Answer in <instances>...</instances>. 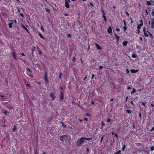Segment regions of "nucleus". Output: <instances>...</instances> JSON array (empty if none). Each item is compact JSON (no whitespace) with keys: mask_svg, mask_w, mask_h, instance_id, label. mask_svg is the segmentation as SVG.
I'll return each mask as SVG.
<instances>
[{"mask_svg":"<svg viewBox=\"0 0 154 154\" xmlns=\"http://www.w3.org/2000/svg\"><path fill=\"white\" fill-rule=\"evenodd\" d=\"M91 140V138H88L86 137H81L77 140L76 142V145L78 146H82L84 143V142L86 141V140L89 141Z\"/></svg>","mask_w":154,"mask_h":154,"instance_id":"obj_1","label":"nucleus"},{"mask_svg":"<svg viewBox=\"0 0 154 154\" xmlns=\"http://www.w3.org/2000/svg\"><path fill=\"white\" fill-rule=\"evenodd\" d=\"M44 78L45 84H47L49 82L48 79V72H45V75L44 76Z\"/></svg>","mask_w":154,"mask_h":154,"instance_id":"obj_2","label":"nucleus"},{"mask_svg":"<svg viewBox=\"0 0 154 154\" xmlns=\"http://www.w3.org/2000/svg\"><path fill=\"white\" fill-rule=\"evenodd\" d=\"M60 100L61 102L63 101L64 100V93L63 91H61L60 95Z\"/></svg>","mask_w":154,"mask_h":154,"instance_id":"obj_3","label":"nucleus"},{"mask_svg":"<svg viewBox=\"0 0 154 154\" xmlns=\"http://www.w3.org/2000/svg\"><path fill=\"white\" fill-rule=\"evenodd\" d=\"M70 2V0H65V6L66 8H69V3Z\"/></svg>","mask_w":154,"mask_h":154,"instance_id":"obj_4","label":"nucleus"},{"mask_svg":"<svg viewBox=\"0 0 154 154\" xmlns=\"http://www.w3.org/2000/svg\"><path fill=\"white\" fill-rule=\"evenodd\" d=\"M101 11L102 13V16L104 19H105L106 18V14L105 13V11H104L103 9V8H101Z\"/></svg>","mask_w":154,"mask_h":154,"instance_id":"obj_5","label":"nucleus"},{"mask_svg":"<svg viewBox=\"0 0 154 154\" xmlns=\"http://www.w3.org/2000/svg\"><path fill=\"white\" fill-rule=\"evenodd\" d=\"M50 96L51 97L52 100H54L55 98L54 93L53 92H51V93Z\"/></svg>","mask_w":154,"mask_h":154,"instance_id":"obj_6","label":"nucleus"},{"mask_svg":"<svg viewBox=\"0 0 154 154\" xmlns=\"http://www.w3.org/2000/svg\"><path fill=\"white\" fill-rule=\"evenodd\" d=\"M22 27L25 29L27 32L29 34H30V33L29 31L27 29L26 27L23 24L22 25Z\"/></svg>","mask_w":154,"mask_h":154,"instance_id":"obj_7","label":"nucleus"},{"mask_svg":"<svg viewBox=\"0 0 154 154\" xmlns=\"http://www.w3.org/2000/svg\"><path fill=\"white\" fill-rule=\"evenodd\" d=\"M107 32L109 33H111L112 32V28L111 26L109 27L107 29Z\"/></svg>","mask_w":154,"mask_h":154,"instance_id":"obj_8","label":"nucleus"},{"mask_svg":"<svg viewBox=\"0 0 154 154\" xmlns=\"http://www.w3.org/2000/svg\"><path fill=\"white\" fill-rule=\"evenodd\" d=\"M12 55H13L14 60H17V57H16V53L15 51H13Z\"/></svg>","mask_w":154,"mask_h":154,"instance_id":"obj_9","label":"nucleus"},{"mask_svg":"<svg viewBox=\"0 0 154 154\" xmlns=\"http://www.w3.org/2000/svg\"><path fill=\"white\" fill-rule=\"evenodd\" d=\"M114 35L116 37V39L117 40L116 42L118 43V42L120 38L119 37L118 35L116 33H114Z\"/></svg>","mask_w":154,"mask_h":154,"instance_id":"obj_10","label":"nucleus"},{"mask_svg":"<svg viewBox=\"0 0 154 154\" xmlns=\"http://www.w3.org/2000/svg\"><path fill=\"white\" fill-rule=\"evenodd\" d=\"M66 136L65 135L60 136V140L62 141H63L64 140H65V137Z\"/></svg>","mask_w":154,"mask_h":154,"instance_id":"obj_11","label":"nucleus"},{"mask_svg":"<svg viewBox=\"0 0 154 154\" xmlns=\"http://www.w3.org/2000/svg\"><path fill=\"white\" fill-rule=\"evenodd\" d=\"M138 71L139 69H131V71L132 73H136Z\"/></svg>","mask_w":154,"mask_h":154,"instance_id":"obj_12","label":"nucleus"},{"mask_svg":"<svg viewBox=\"0 0 154 154\" xmlns=\"http://www.w3.org/2000/svg\"><path fill=\"white\" fill-rule=\"evenodd\" d=\"M38 35L42 39H45V38L42 35L40 32H38Z\"/></svg>","mask_w":154,"mask_h":154,"instance_id":"obj_13","label":"nucleus"},{"mask_svg":"<svg viewBox=\"0 0 154 154\" xmlns=\"http://www.w3.org/2000/svg\"><path fill=\"white\" fill-rule=\"evenodd\" d=\"M32 72H27L26 74L27 75L31 77H32L33 76V75L32 74Z\"/></svg>","mask_w":154,"mask_h":154,"instance_id":"obj_14","label":"nucleus"},{"mask_svg":"<svg viewBox=\"0 0 154 154\" xmlns=\"http://www.w3.org/2000/svg\"><path fill=\"white\" fill-rule=\"evenodd\" d=\"M3 113L6 115H8L9 114V112L8 111L5 110H3Z\"/></svg>","mask_w":154,"mask_h":154,"instance_id":"obj_15","label":"nucleus"},{"mask_svg":"<svg viewBox=\"0 0 154 154\" xmlns=\"http://www.w3.org/2000/svg\"><path fill=\"white\" fill-rule=\"evenodd\" d=\"M92 32H93L95 34L96 33V32L95 26H92Z\"/></svg>","mask_w":154,"mask_h":154,"instance_id":"obj_16","label":"nucleus"},{"mask_svg":"<svg viewBox=\"0 0 154 154\" xmlns=\"http://www.w3.org/2000/svg\"><path fill=\"white\" fill-rule=\"evenodd\" d=\"M143 26V24L142 23H140L137 26V28L138 29H140V28H141V27Z\"/></svg>","mask_w":154,"mask_h":154,"instance_id":"obj_17","label":"nucleus"},{"mask_svg":"<svg viewBox=\"0 0 154 154\" xmlns=\"http://www.w3.org/2000/svg\"><path fill=\"white\" fill-rule=\"evenodd\" d=\"M35 47L34 46L32 47V49H31V51L32 52V54H33L34 52L35 51Z\"/></svg>","mask_w":154,"mask_h":154,"instance_id":"obj_18","label":"nucleus"},{"mask_svg":"<svg viewBox=\"0 0 154 154\" xmlns=\"http://www.w3.org/2000/svg\"><path fill=\"white\" fill-rule=\"evenodd\" d=\"M128 43V41H125L123 42L122 45L124 46H126L127 45Z\"/></svg>","mask_w":154,"mask_h":154,"instance_id":"obj_19","label":"nucleus"},{"mask_svg":"<svg viewBox=\"0 0 154 154\" xmlns=\"http://www.w3.org/2000/svg\"><path fill=\"white\" fill-rule=\"evenodd\" d=\"M105 125V124L103 123V122H101V126L100 127L101 129H102L103 128V127Z\"/></svg>","mask_w":154,"mask_h":154,"instance_id":"obj_20","label":"nucleus"},{"mask_svg":"<svg viewBox=\"0 0 154 154\" xmlns=\"http://www.w3.org/2000/svg\"><path fill=\"white\" fill-rule=\"evenodd\" d=\"M34 154H39L38 151V150L37 149H36L34 150Z\"/></svg>","mask_w":154,"mask_h":154,"instance_id":"obj_21","label":"nucleus"},{"mask_svg":"<svg viewBox=\"0 0 154 154\" xmlns=\"http://www.w3.org/2000/svg\"><path fill=\"white\" fill-rule=\"evenodd\" d=\"M137 91H136V90L134 88H133V91L131 92V94H133L135 93H136Z\"/></svg>","mask_w":154,"mask_h":154,"instance_id":"obj_22","label":"nucleus"},{"mask_svg":"<svg viewBox=\"0 0 154 154\" xmlns=\"http://www.w3.org/2000/svg\"><path fill=\"white\" fill-rule=\"evenodd\" d=\"M146 32L149 33L150 37L151 38H152L153 37V35L152 33L148 31H146Z\"/></svg>","mask_w":154,"mask_h":154,"instance_id":"obj_23","label":"nucleus"},{"mask_svg":"<svg viewBox=\"0 0 154 154\" xmlns=\"http://www.w3.org/2000/svg\"><path fill=\"white\" fill-rule=\"evenodd\" d=\"M17 126L16 125L14 126V128H13V130H12V131L13 132H15L16 130H17Z\"/></svg>","mask_w":154,"mask_h":154,"instance_id":"obj_24","label":"nucleus"},{"mask_svg":"<svg viewBox=\"0 0 154 154\" xmlns=\"http://www.w3.org/2000/svg\"><path fill=\"white\" fill-rule=\"evenodd\" d=\"M151 27L152 29L154 28V21H152L151 23Z\"/></svg>","mask_w":154,"mask_h":154,"instance_id":"obj_25","label":"nucleus"},{"mask_svg":"<svg viewBox=\"0 0 154 154\" xmlns=\"http://www.w3.org/2000/svg\"><path fill=\"white\" fill-rule=\"evenodd\" d=\"M13 23H11L8 24V26L10 28H11L12 27Z\"/></svg>","mask_w":154,"mask_h":154,"instance_id":"obj_26","label":"nucleus"},{"mask_svg":"<svg viewBox=\"0 0 154 154\" xmlns=\"http://www.w3.org/2000/svg\"><path fill=\"white\" fill-rule=\"evenodd\" d=\"M137 57V55L135 54H132V57L134 58H136V57Z\"/></svg>","mask_w":154,"mask_h":154,"instance_id":"obj_27","label":"nucleus"},{"mask_svg":"<svg viewBox=\"0 0 154 154\" xmlns=\"http://www.w3.org/2000/svg\"><path fill=\"white\" fill-rule=\"evenodd\" d=\"M97 49L100 50L101 49V47L99 45L97 44Z\"/></svg>","mask_w":154,"mask_h":154,"instance_id":"obj_28","label":"nucleus"},{"mask_svg":"<svg viewBox=\"0 0 154 154\" xmlns=\"http://www.w3.org/2000/svg\"><path fill=\"white\" fill-rule=\"evenodd\" d=\"M122 145L123 146V147L122 148V149L123 150H124L125 149V147H126V145L125 144L124 145L123 144Z\"/></svg>","mask_w":154,"mask_h":154,"instance_id":"obj_29","label":"nucleus"},{"mask_svg":"<svg viewBox=\"0 0 154 154\" xmlns=\"http://www.w3.org/2000/svg\"><path fill=\"white\" fill-rule=\"evenodd\" d=\"M121 150H119L118 152H116L114 154H121Z\"/></svg>","mask_w":154,"mask_h":154,"instance_id":"obj_30","label":"nucleus"},{"mask_svg":"<svg viewBox=\"0 0 154 154\" xmlns=\"http://www.w3.org/2000/svg\"><path fill=\"white\" fill-rule=\"evenodd\" d=\"M26 70L27 72H32V71L29 68H26Z\"/></svg>","mask_w":154,"mask_h":154,"instance_id":"obj_31","label":"nucleus"},{"mask_svg":"<svg viewBox=\"0 0 154 154\" xmlns=\"http://www.w3.org/2000/svg\"><path fill=\"white\" fill-rule=\"evenodd\" d=\"M45 9L46 10V11L48 13H50V10L47 8H45Z\"/></svg>","mask_w":154,"mask_h":154,"instance_id":"obj_32","label":"nucleus"},{"mask_svg":"<svg viewBox=\"0 0 154 154\" xmlns=\"http://www.w3.org/2000/svg\"><path fill=\"white\" fill-rule=\"evenodd\" d=\"M146 4L148 5H151V3L149 1H147L146 2Z\"/></svg>","mask_w":154,"mask_h":154,"instance_id":"obj_33","label":"nucleus"},{"mask_svg":"<svg viewBox=\"0 0 154 154\" xmlns=\"http://www.w3.org/2000/svg\"><path fill=\"white\" fill-rule=\"evenodd\" d=\"M26 82H27V83H28V82L27 81H26L25 82V84L27 86V87H30V85L29 84H26Z\"/></svg>","mask_w":154,"mask_h":154,"instance_id":"obj_34","label":"nucleus"},{"mask_svg":"<svg viewBox=\"0 0 154 154\" xmlns=\"http://www.w3.org/2000/svg\"><path fill=\"white\" fill-rule=\"evenodd\" d=\"M144 36L145 37H148L149 35H148V34H147V33H146V32H144Z\"/></svg>","mask_w":154,"mask_h":154,"instance_id":"obj_35","label":"nucleus"},{"mask_svg":"<svg viewBox=\"0 0 154 154\" xmlns=\"http://www.w3.org/2000/svg\"><path fill=\"white\" fill-rule=\"evenodd\" d=\"M61 123H62V124L63 127L64 128H66V125L65 124H64L63 122H62Z\"/></svg>","mask_w":154,"mask_h":154,"instance_id":"obj_36","label":"nucleus"},{"mask_svg":"<svg viewBox=\"0 0 154 154\" xmlns=\"http://www.w3.org/2000/svg\"><path fill=\"white\" fill-rule=\"evenodd\" d=\"M17 12L20 13L21 11V9L20 8H19L18 7L17 8Z\"/></svg>","mask_w":154,"mask_h":154,"instance_id":"obj_37","label":"nucleus"},{"mask_svg":"<svg viewBox=\"0 0 154 154\" xmlns=\"http://www.w3.org/2000/svg\"><path fill=\"white\" fill-rule=\"evenodd\" d=\"M2 121V125L3 126L4 125V122H5V119L4 118L3 119H2L1 120Z\"/></svg>","mask_w":154,"mask_h":154,"instance_id":"obj_38","label":"nucleus"},{"mask_svg":"<svg viewBox=\"0 0 154 154\" xmlns=\"http://www.w3.org/2000/svg\"><path fill=\"white\" fill-rule=\"evenodd\" d=\"M123 29H124V31H125L126 30H127V26H124V27H123Z\"/></svg>","mask_w":154,"mask_h":154,"instance_id":"obj_39","label":"nucleus"},{"mask_svg":"<svg viewBox=\"0 0 154 154\" xmlns=\"http://www.w3.org/2000/svg\"><path fill=\"white\" fill-rule=\"evenodd\" d=\"M126 111L128 113H131V111L129 110H126Z\"/></svg>","mask_w":154,"mask_h":154,"instance_id":"obj_40","label":"nucleus"},{"mask_svg":"<svg viewBox=\"0 0 154 154\" xmlns=\"http://www.w3.org/2000/svg\"><path fill=\"white\" fill-rule=\"evenodd\" d=\"M154 150V147L153 146H152L150 147V150L151 151H152Z\"/></svg>","mask_w":154,"mask_h":154,"instance_id":"obj_41","label":"nucleus"},{"mask_svg":"<svg viewBox=\"0 0 154 154\" xmlns=\"http://www.w3.org/2000/svg\"><path fill=\"white\" fill-rule=\"evenodd\" d=\"M76 59L74 57V58H73V59H72V61L74 62H75L76 61Z\"/></svg>","mask_w":154,"mask_h":154,"instance_id":"obj_42","label":"nucleus"},{"mask_svg":"<svg viewBox=\"0 0 154 154\" xmlns=\"http://www.w3.org/2000/svg\"><path fill=\"white\" fill-rule=\"evenodd\" d=\"M72 37V35L70 34H68L67 35V37L68 38H71Z\"/></svg>","mask_w":154,"mask_h":154,"instance_id":"obj_43","label":"nucleus"},{"mask_svg":"<svg viewBox=\"0 0 154 154\" xmlns=\"http://www.w3.org/2000/svg\"><path fill=\"white\" fill-rule=\"evenodd\" d=\"M41 29L43 31H44V29L42 26H41Z\"/></svg>","mask_w":154,"mask_h":154,"instance_id":"obj_44","label":"nucleus"},{"mask_svg":"<svg viewBox=\"0 0 154 154\" xmlns=\"http://www.w3.org/2000/svg\"><path fill=\"white\" fill-rule=\"evenodd\" d=\"M123 22H124V26H126V22H125V20H123Z\"/></svg>","mask_w":154,"mask_h":154,"instance_id":"obj_45","label":"nucleus"},{"mask_svg":"<svg viewBox=\"0 0 154 154\" xmlns=\"http://www.w3.org/2000/svg\"><path fill=\"white\" fill-rule=\"evenodd\" d=\"M111 121V120L109 119H108L107 120V122H110Z\"/></svg>","mask_w":154,"mask_h":154,"instance_id":"obj_46","label":"nucleus"},{"mask_svg":"<svg viewBox=\"0 0 154 154\" xmlns=\"http://www.w3.org/2000/svg\"><path fill=\"white\" fill-rule=\"evenodd\" d=\"M154 130V127H153L150 130V131H152Z\"/></svg>","mask_w":154,"mask_h":154,"instance_id":"obj_47","label":"nucleus"},{"mask_svg":"<svg viewBox=\"0 0 154 154\" xmlns=\"http://www.w3.org/2000/svg\"><path fill=\"white\" fill-rule=\"evenodd\" d=\"M86 151L88 153L89 152V149L88 148H86Z\"/></svg>","mask_w":154,"mask_h":154,"instance_id":"obj_48","label":"nucleus"},{"mask_svg":"<svg viewBox=\"0 0 154 154\" xmlns=\"http://www.w3.org/2000/svg\"><path fill=\"white\" fill-rule=\"evenodd\" d=\"M12 21L15 24H16L17 23V21L16 20H14Z\"/></svg>","mask_w":154,"mask_h":154,"instance_id":"obj_49","label":"nucleus"},{"mask_svg":"<svg viewBox=\"0 0 154 154\" xmlns=\"http://www.w3.org/2000/svg\"><path fill=\"white\" fill-rule=\"evenodd\" d=\"M141 103L144 107H146L144 103L143 102H141Z\"/></svg>","mask_w":154,"mask_h":154,"instance_id":"obj_50","label":"nucleus"},{"mask_svg":"<svg viewBox=\"0 0 154 154\" xmlns=\"http://www.w3.org/2000/svg\"><path fill=\"white\" fill-rule=\"evenodd\" d=\"M139 117L140 118V119L141 120V114L140 113L139 114Z\"/></svg>","mask_w":154,"mask_h":154,"instance_id":"obj_51","label":"nucleus"},{"mask_svg":"<svg viewBox=\"0 0 154 154\" xmlns=\"http://www.w3.org/2000/svg\"><path fill=\"white\" fill-rule=\"evenodd\" d=\"M85 115L88 116H90V114L89 113H86L85 114Z\"/></svg>","mask_w":154,"mask_h":154,"instance_id":"obj_52","label":"nucleus"},{"mask_svg":"<svg viewBox=\"0 0 154 154\" xmlns=\"http://www.w3.org/2000/svg\"><path fill=\"white\" fill-rule=\"evenodd\" d=\"M20 15L21 16V17H24V15L22 13H20Z\"/></svg>","mask_w":154,"mask_h":154,"instance_id":"obj_53","label":"nucleus"},{"mask_svg":"<svg viewBox=\"0 0 154 154\" xmlns=\"http://www.w3.org/2000/svg\"><path fill=\"white\" fill-rule=\"evenodd\" d=\"M84 120L85 121H87L88 120V119L87 118H84Z\"/></svg>","mask_w":154,"mask_h":154,"instance_id":"obj_54","label":"nucleus"},{"mask_svg":"<svg viewBox=\"0 0 154 154\" xmlns=\"http://www.w3.org/2000/svg\"><path fill=\"white\" fill-rule=\"evenodd\" d=\"M151 14L152 16H154V11H152L151 13Z\"/></svg>","mask_w":154,"mask_h":154,"instance_id":"obj_55","label":"nucleus"},{"mask_svg":"<svg viewBox=\"0 0 154 154\" xmlns=\"http://www.w3.org/2000/svg\"><path fill=\"white\" fill-rule=\"evenodd\" d=\"M126 70L127 73L128 74L129 73V70L128 69H126Z\"/></svg>","mask_w":154,"mask_h":154,"instance_id":"obj_56","label":"nucleus"},{"mask_svg":"<svg viewBox=\"0 0 154 154\" xmlns=\"http://www.w3.org/2000/svg\"><path fill=\"white\" fill-rule=\"evenodd\" d=\"M103 136L101 137V141H100V142H102L103 141Z\"/></svg>","mask_w":154,"mask_h":154,"instance_id":"obj_57","label":"nucleus"},{"mask_svg":"<svg viewBox=\"0 0 154 154\" xmlns=\"http://www.w3.org/2000/svg\"><path fill=\"white\" fill-rule=\"evenodd\" d=\"M143 32H146V28L145 27H144V28H143Z\"/></svg>","mask_w":154,"mask_h":154,"instance_id":"obj_58","label":"nucleus"},{"mask_svg":"<svg viewBox=\"0 0 154 154\" xmlns=\"http://www.w3.org/2000/svg\"><path fill=\"white\" fill-rule=\"evenodd\" d=\"M140 23H142V24H143V21L142 19L140 20Z\"/></svg>","mask_w":154,"mask_h":154,"instance_id":"obj_59","label":"nucleus"},{"mask_svg":"<svg viewBox=\"0 0 154 154\" xmlns=\"http://www.w3.org/2000/svg\"><path fill=\"white\" fill-rule=\"evenodd\" d=\"M116 29L118 32H119L120 31V29L119 28H116Z\"/></svg>","mask_w":154,"mask_h":154,"instance_id":"obj_60","label":"nucleus"},{"mask_svg":"<svg viewBox=\"0 0 154 154\" xmlns=\"http://www.w3.org/2000/svg\"><path fill=\"white\" fill-rule=\"evenodd\" d=\"M139 39L141 41H143V38L141 37H140Z\"/></svg>","mask_w":154,"mask_h":154,"instance_id":"obj_61","label":"nucleus"},{"mask_svg":"<svg viewBox=\"0 0 154 154\" xmlns=\"http://www.w3.org/2000/svg\"><path fill=\"white\" fill-rule=\"evenodd\" d=\"M0 97H5V96L3 95H0Z\"/></svg>","mask_w":154,"mask_h":154,"instance_id":"obj_62","label":"nucleus"},{"mask_svg":"<svg viewBox=\"0 0 154 154\" xmlns=\"http://www.w3.org/2000/svg\"><path fill=\"white\" fill-rule=\"evenodd\" d=\"M39 54L40 55H41L42 54V52L41 51H40L39 52Z\"/></svg>","mask_w":154,"mask_h":154,"instance_id":"obj_63","label":"nucleus"},{"mask_svg":"<svg viewBox=\"0 0 154 154\" xmlns=\"http://www.w3.org/2000/svg\"><path fill=\"white\" fill-rule=\"evenodd\" d=\"M151 106L152 107H153L154 106V104L153 103H152L151 104Z\"/></svg>","mask_w":154,"mask_h":154,"instance_id":"obj_64","label":"nucleus"}]
</instances>
